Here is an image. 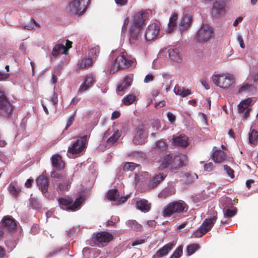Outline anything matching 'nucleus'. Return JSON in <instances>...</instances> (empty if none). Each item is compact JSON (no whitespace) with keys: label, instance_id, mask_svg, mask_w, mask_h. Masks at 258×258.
<instances>
[{"label":"nucleus","instance_id":"f257e3e1","mask_svg":"<svg viewBox=\"0 0 258 258\" xmlns=\"http://www.w3.org/2000/svg\"><path fill=\"white\" fill-rule=\"evenodd\" d=\"M149 14L148 11H140L134 14L132 25L130 29L129 41L131 44H135L141 37V31L144 21Z\"/></svg>","mask_w":258,"mask_h":258},{"label":"nucleus","instance_id":"f03ea898","mask_svg":"<svg viewBox=\"0 0 258 258\" xmlns=\"http://www.w3.org/2000/svg\"><path fill=\"white\" fill-rule=\"evenodd\" d=\"M133 61L128 59L124 52H121L111 63L109 72L113 74L118 70L126 69L132 66Z\"/></svg>","mask_w":258,"mask_h":258},{"label":"nucleus","instance_id":"7ed1b4c3","mask_svg":"<svg viewBox=\"0 0 258 258\" xmlns=\"http://www.w3.org/2000/svg\"><path fill=\"white\" fill-rule=\"evenodd\" d=\"M213 83L220 88L227 89L234 83V77L230 74H219L212 77Z\"/></svg>","mask_w":258,"mask_h":258},{"label":"nucleus","instance_id":"20e7f679","mask_svg":"<svg viewBox=\"0 0 258 258\" xmlns=\"http://www.w3.org/2000/svg\"><path fill=\"white\" fill-rule=\"evenodd\" d=\"M188 207L187 205L182 200L170 203L163 211L164 217H168L174 213H181L186 212Z\"/></svg>","mask_w":258,"mask_h":258},{"label":"nucleus","instance_id":"39448f33","mask_svg":"<svg viewBox=\"0 0 258 258\" xmlns=\"http://www.w3.org/2000/svg\"><path fill=\"white\" fill-rule=\"evenodd\" d=\"M84 201V198L81 196L77 198L73 204V200L70 198H60L58 199V204L61 209L72 211H76L80 209Z\"/></svg>","mask_w":258,"mask_h":258},{"label":"nucleus","instance_id":"423d86ee","mask_svg":"<svg viewBox=\"0 0 258 258\" xmlns=\"http://www.w3.org/2000/svg\"><path fill=\"white\" fill-rule=\"evenodd\" d=\"M87 139V136H84L77 140L72 146L69 148L67 155L70 158H75L85 149Z\"/></svg>","mask_w":258,"mask_h":258},{"label":"nucleus","instance_id":"0eeeda50","mask_svg":"<svg viewBox=\"0 0 258 258\" xmlns=\"http://www.w3.org/2000/svg\"><path fill=\"white\" fill-rule=\"evenodd\" d=\"M213 34V29L209 24H203L196 33V39L199 42H206L212 38Z\"/></svg>","mask_w":258,"mask_h":258},{"label":"nucleus","instance_id":"6e6552de","mask_svg":"<svg viewBox=\"0 0 258 258\" xmlns=\"http://www.w3.org/2000/svg\"><path fill=\"white\" fill-rule=\"evenodd\" d=\"M89 0H74L70 3L69 9L70 12L75 15H81L87 8Z\"/></svg>","mask_w":258,"mask_h":258},{"label":"nucleus","instance_id":"1a4fd4ad","mask_svg":"<svg viewBox=\"0 0 258 258\" xmlns=\"http://www.w3.org/2000/svg\"><path fill=\"white\" fill-rule=\"evenodd\" d=\"M112 235L106 232H100L96 234L94 233L92 236V242L94 244L101 247L104 243H106L112 239Z\"/></svg>","mask_w":258,"mask_h":258},{"label":"nucleus","instance_id":"9d476101","mask_svg":"<svg viewBox=\"0 0 258 258\" xmlns=\"http://www.w3.org/2000/svg\"><path fill=\"white\" fill-rule=\"evenodd\" d=\"M13 109L12 104L7 99L4 94L0 91V115L8 117Z\"/></svg>","mask_w":258,"mask_h":258},{"label":"nucleus","instance_id":"9b49d317","mask_svg":"<svg viewBox=\"0 0 258 258\" xmlns=\"http://www.w3.org/2000/svg\"><path fill=\"white\" fill-rule=\"evenodd\" d=\"M134 136L133 139V142L136 145L143 144L147 138V135L145 133V126L141 124L136 126L134 130Z\"/></svg>","mask_w":258,"mask_h":258},{"label":"nucleus","instance_id":"f8f14e48","mask_svg":"<svg viewBox=\"0 0 258 258\" xmlns=\"http://www.w3.org/2000/svg\"><path fill=\"white\" fill-rule=\"evenodd\" d=\"M160 27L158 22L150 24L145 33V38L147 41H150L156 38L159 34Z\"/></svg>","mask_w":258,"mask_h":258},{"label":"nucleus","instance_id":"ddd939ff","mask_svg":"<svg viewBox=\"0 0 258 258\" xmlns=\"http://www.w3.org/2000/svg\"><path fill=\"white\" fill-rule=\"evenodd\" d=\"M252 99L248 98L241 102L238 105V112L239 114H241L242 119H246L249 114V107L251 104Z\"/></svg>","mask_w":258,"mask_h":258},{"label":"nucleus","instance_id":"4468645a","mask_svg":"<svg viewBox=\"0 0 258 258\" xmlns=\"http://www.w3.org/2000/svg\"><path fill=\"white\" fill-rule=\"evenodd\" d=\"M172 140L174 145L182 148H186L189 144L188 138L185 135L173 136Z\"/></svg>","mask_w":258,"mask_h":258},{"label":"nucleus","instance_id":"2eb2a0df","mask_svg":"<svg viewBox=\"0 0 258 258\" xmlns=\"http://www.w3.org/2000/svg\"><path fill=\"white\" fill-rule=\"evenodd\" d=\"M17 226L15 219L11 217L6 216L3 218L2 226L5 231H12L14 230Z\"/></svg>","mask_w":258,"mask_h":258},{"label":"nucleus","instance_id":"dca6fc26","mask_svg":"<svg viewBox=\"0 0 258 258\" xmlns=\"http://www.w3.org/2000/svg\"><path fill=\"white\" fill-rule=\"evenodd\" d=\"M36 183L42 194L46 197L48 192V178L43 175L39 176L36 179Z\"/></svg>","mask_w":258,"mask_h":258},{"label":"nucleus","instance_id":"f3484780","mask_svg":"<svg viewBox=\"0 0 258 258\" xmlns=\"http://www.w3.org/2000/svg\"><path fill=\"white\" fill-rule=\"evenodd\" d=\"M212 159L215 163H220L225 161L226 154L221 150H218L216 147L213 149Z\"/></svg>","mask_w":258,"mask_h":258},{"label":"nucleus","instance_id":"a211bd4d","mask_svg":"<svg viewBox=\"0 0 258 258\" xmlns=\"http://www.w3.org/2000/svg\"><path fill=\"white\" fill-rule=\"evenodd\" d=\"M217 219L216 212H214V215L210 218H206L201 225L204 229L208 232L212 228Z\"/></svg>","mask_w":258,"mask_h":258},{"label":"nucleus","instance_id":"6ab92c4d","mask_svg":"<svg viewBox=\"0 0 258 258\" xmlns=\"http://www.w3.org/2000/svg\"><path fill=\"white\" fill-rule=\"evenodd\" d=\"M192 22V17L189 15H183L179 26L181 32L186 30L190 26Z\"/></svg>","mask_w":258,"mask_h":258},{"label":"nucleus","instance_id":"aec40b11","mask_svg":"<svg viewBox=\"0 0 258 258\" xmlns=\"http://www.w3.org/2000/svg\"><path fill=\"white\" fill-rule=\"evenodd\" d=\"M175 245L174 241L167 243L159 249L156 252V255L158 257H162L166 255Z\"/></svg>","mask_w":258,"mask_h":258},{"label":"nucleus","instance_id":"412c9836","mask_svg":"<svg viewBox=\"0 0 258 258\" xmlns=\"http://www.w3.org/2000/svg\"><path fill=\"white\" fill-rule=\"evenodd\" d=\"M52 166L57 170H61L64 167V163L60 155L56 154L51 158Z\"/></svg>","mask_w":258,"mask_h":258},{"label":"nucleus","instance_id":"4be33fe9","mask_svg":"<svg viewBox=\"0 0 258 258\" xmlns=\"http://www.w3.org/2000/svg\"><path fill=\"white\" fill-rule=\"evenodd\" d=\"M61 179H63V182H59L57 184L56 189L60 191L68 190L70 187L72 180L69 177H65Z\"/></svg>","mask_w":258,"mask_h":258},{"label":"nucleus","instance_id":"5701e85b","mask_svg":"<svg viewBox=\"0 0 258 258\" xmlns=\"http://www.w3.org/2000/svg\"><path fill=\"white\" fill-rule=\"evenodd\" d=\"M136 207L140 211L146 213L150 210L151 205L147 200L141 199L137 201Z\"/></svg>","mask_w":258,"mask_h":258},{"label":"nucleus","instance_id":"b1692460","mask_svg":"<svg viewBox=\"0 0 258 258\" xmlns=\"http://www.w3.org/2000/svg\"><path fill=\"white\" fill-rule=\"evenodd\" d=\"M174 92L176 95H179L182 97H185L191 94V91L189 89H185L184 87L176 85L174 88Z\"/></svg>","mask_w":258,"mask_h":258},{"label":"nucleus","instance_id":"393cba45","mask_svg":"<svg viewBox=\"0 0 258 258\" xmlns=\"http://www.w3.org/2000/svg\"><path fill=\"white\" fill-rule=\"evenodd\" d=\"M67 51V49L63 44H58L53 48L52 55L54 57H56L60 54H66Z\"/></svg>","mask_w":258,"mask_h":258},{"label":"nucleus","instance_id":"a878e982","mask_svg":"<svg viewBox=\"0 0 258 258\" xmlns=\"http://www.w3.org/2000/svg\"><path fill=\"white\" fill-rule=\"evenodd\" d=\"M126 226L130 229L136 231L143 230L142 226L135 220H128L125 222Z\"/></svg>","mask_w":258,"mask_h":258},{"label":"nucleus","instance_id":"bb28decb","mask_svg":"<svg viewBox=\"0 0 258 258\" xmlns=\"http://www.w3.org/2000/svg\"><path fill=\"white\" fill-rule=\"evenodd\" d=\"M187 156L185 154H180L175 156L173 159V163L177 164V166L172 167V169H177V167H180L184 165V162L187 159Z\"/></svg>","mask_w":258,"mask_h":258},{"label":"nucleus","instance_id":"cd10ccee","mask_svg":"<svg viewBox=\"0 0 258 258\" xmlns=\"http://www.w3.org/2000/svg\"><path fill=\"white\" fill-rule=\"evenodd\" d=\"M154 149L156 152L159 153L167 151L168 146L164 141L160 140L155 143Z\"/></svg>","mask_w":258,"mask_h":258},{"label":"nucleus","instance_id":"c85d7f7f","mask_svg":"<svg viewBox=\"0 0 258 258\" xmlns=\"http://www.w3.org/2000/svg\"><path fill=\"white\" fill-rule=\"evenodd\" d=\"M138 99L137 96L134 94H128L124 96L122 99V103L126 106L133 104Z\"/></svg>","mask_w":258,"mask_h":258},{"label":"nucleus","instance_id":"c756f323","mask_svg":"<svg viewBox=\"0 0 258 258\" xmlns=\"http://www.w3.org/2000/svg\"><path fill=\"white\" fill-rule=\"evenodd\" d=\"M169 57L173 61L179 62L180 60L179 51L177 49L170 48L168 51Z\"/></svg>","mask_w":258,"mask_h":258},{"label":"nucleus","instance_id":"7c9ffc66","mask_svg":"<svg viewBox=\"0 0 258 258\" xmlns=\"http://www.w3.org/2000/svg\"><path fill=\"white\" fill-rule=\"evenodd\" d=\"M107 199L114 203L119 199V192L116 189H112L109 190L107 194Z\"/></svg>","mask_w":258,"mask_h":258},{"label":"nucleus","instance_id":"2f4dec72","mask_svg":"<svg viewBox=\"0 0 258 258\" xmlns=\"http://www.w3.org/2000/svg\"><path fill=\"white\" fill-rule=\"evenodd\" d=\"M172 161L173 162V160L170 155H166L161 159L160 166L163 168H166L169 166Z\"/></svg>","mask_w":258,"mask_h":258},{"label":"nucleus","instance_id":"473e14b6","mask_svg":"<svg viewBox=\"0 0 258 258\" xmlns=\"http://www.w3.org/2000/svg\"><path fill=\"white\" fill-rule=\"evenodd\" d=\"M165 177V175L163 174H158L155 175L152 180V183L149 185L151 188H154L156 187L161 181H162Z\"/></svg>","mask_w":258,"mask_h":258},{"label":"nucleus","instance_id":"72a5a7b5","mask_svg":"<svg viewBox=\"0 0 258 258\" xmlns=\"http://www.w3.org/2000/svg\"><path fill=\"white\" fill-rule=\"evenodd\" d=\"M175 193V189L172 187H168L164 188L159 194L158 197L161 198L171 196Z\"/></svg>","mask_w":258,"mask_h":258},{"label":"nucleus","instance_id":"f704fd0d","mask_svg":"<svg viewBox=\"0 0 258 258\" xmlns=\"http://www.w3.org/2000/svg\"><path fill=\"white\" fill-rule=\"evenodd\" d=\"M177 19V14L176 13H174L172 14L171 17L169 19V21L168 23V31L169 33H171L174 27L176 25V20Z\"/></svg>","mask_w":258,"mask_h":258},{"label":"nucleus","instance_id":"c9c22d12","mask_svg":"<svg viewBox=\"0 0 258 258\" xmlns=\"http://www.w3.org/2000/svg\"><path fill=\"white\" fill-rule=\"evenodd\" d=\"M232 206V202L230 198L225 197L221 199L220 201V206L222 209L225 207V209L230 208Z\"/></svg>","mask_w":258,"mask_h":258},{"label":"nucleus","instance_id":"e433bc0d","mask_svg":"<svg viewBox=\"0 0 258 258\" xmlns=\"http://www.w3.org/2000/svg\"><path fill=\"white\" fill-rule=\"evenodd\" d=\"M258 138V132L254 129H250L249 133V142L250 144H255L257 142Z\"/></svg>","mask_w":258,"mask_h":258},{"label":"nucleus","instance_id":"4c0bfd02","mask_svg":"<svg viewBox=\"0 0 258 258\" xmlns=\"http://www.w3.org/2000/svg\"><path fill=\"white\" fill-rule=\"evenodd\" d=\"M121 134V131L117 130L108 139L107 144L109 145H113L120 137Z\"/></svg>","mask_w":258,"mask_h":258},{"label":"nucleus","instance_id":"58836bf2","mask_svg":"<svg viewBox=\"0 0 258 258\" xmlns=\"http://www.w3.org/2000/svg\"><path fill=\"white\" fill-rule=\"evenodd\" d=\"M224 216L225 218H231L235 216L237 213V209L236 208L233 209H230V208L225 209L223 208V209Z\"/></svg>","mask_w":258,"mask_h":258},{"label":"nucleus","instance_id":"ea45409f","mask_svg":"<svg viewBox=\"0 0 258 258\" xmlns=\"http://www.w3.org/2000/svg\"><path fill=\"white\" fill-rule=\"evenodd\" d=\"M41 203L39 200L36 198H31L29 199V207L33 209H38L41 207Z\"/></svg>","mask_w":258,"mask_h":258},{"label":"nucleus","instance_id":"a19ab883","mask_svg":"<svg viewBox=\"0 0 258 258\" xmlns=\"http://www.w3.org/2000/svg\"><path fill=\"white\" fill-rule=\"evenodd\" d=\"M100 51L99 47L97 45L92 46L89 50V56L93 58H96Z\"/></svg>","mask_w":258,"mask_h":258},{"label":"nucleus","instance_id":"79ce46f5","mask_svg":"<svg viewBox=\"0 0 258 258\" xmlns=\"http://www.w3.org/2000/svg\"><path fill=\"white\" fill-rule=\"evenodd\" d=\"M206 233V231L205 230L203 227L201 225L200 227L192 234L191 237H201Z\"/></svg>","mask_w":258,"mask_h":258},{"label":"nucleus","instance_id":"37998d69","mask_svg":"<svg viewBox=\"0 0 258 258\" xmlns=\"http://www.w3.org/2000/svg\"><path fill=\"white\" fill-rule=\"evenodd\" d=\"M8 190L14 197H17L21 191V189L19 187H16L12 184L9 186Z\"/></svg>","mask_w":258,"mask_h":258},{"label":"nucleus","instance_id":"c03bdc74","mask_svg":"<svg viewBox=\"0 0 258 258\" xmlns=\"http://www.w3.org/2000/svg\"><path fill=\"white\" fill-rule=\"evenodd\" d=\"M199 248V245L197 244H192L187 246L186 252L187 255H190L193 254Z\"/></svg>","mask_w":258,"mask_h":258},{"label":"nucleus","instance_id":"a18cd8bd","mask_svg":"<svg viewBox=\"0 0 258 258\" xmlns=\"http://www.w3.org/2000/svg\"><path fill=\"white\" fill-rule=\"evenodd\" d=\"M137 165L133 162H127L124 164L123 166V170L124 171H133Z\"/></svg>","mask_w":258,"mask_h":258},{"label":"nucleus","instance_id":"49530a36","mask_svg":"<svg viewBox=\"0 0 258 258\" xmlns=\"http://www.w3.org/2000/svg\"><path fill=\"white\" fill-rule=\"evenodd\" d=\"M35 26H37V24L32 18H31V22L27 24L22 25V27L23 29L32 30L34 29Z\"/></svg>","mask_w":258,"mask_h":258},{"label":"nucleus","instance_id":"de8ad7c7","mask_svg":"<svg viewBox=\"0 0 258 258\" xmlns=\"http://www.w3.org/2000/svg\"><path fill=\"white\" fill-rule=\"evenodd\" d=\"M182 254V247L181 246H178L173 253L170 256V258H179Z\"/></svg>","mask_w":258,"mask_h":258},{"label":"nucleus","instance_id":"09e8293b","mask_svg":"<svg viewBox=\"0 0 258 258\" xmlns=\"http://www.w3.org/2000/svg\"><path fill=\"white\" fill-rule=\"evenodd\" d=\"M92 62V59L90 57L85 58L83 59L81 62L80 67L84 68H86L89 66L91 64Z\"/></svg>","mask_w":258,"mask_h":258},{"label":"nucleus","instance_id":"8fccbe9b","mask_svg":"<svg viewBox=\"0 0 258 258\" xmlns=\"http://www.w3.org/2000/svg\"><path fill=\"white\" fill-rule=\"evenodd\" d=\"M224 169L226 172V173L231 178L234 177L233 170L227 165L224 166Z\"/></svg>","mask_w":258,"mask_h":258},{"label":"nucleus","instance_id":"3c124183","mask_svg":"<svg viewBox=\"0 0 258 258\" xmlns=\"http://www.w3.org/2000/svg\"><path fill=\"white\" fill-rule=\"evenodd\" d=\"M94 83V79L91 76H87L84 83L86 84L89 88L91 87Z\"/></svg>","mask_w":258,"mask_h":258},{"label":"nucleus","instance_id":"603ef678","mask_svg":"<svg viewBox=\"0 0 258 258\" xmlns=\"http://www.w3.org/2000/svg\"><path fill=\"white\" fill-rule=\"evenodd\" d=\"M75 113L71 115L68 120V121H67V124H66V128L65 129L66 130H67V128L70 127L73 123L74 119H75Z\"/></svg>","mask_w":258,"mask_h":258},{"label":"nucleus","instance_id":"864d4df0","mask_svg":"<svg viewBox=\"0 0 258 258\" xmlns=\"http://www.w3.org/2000/svg\"><path fill=\"white\" fill-rule=\"evenodd\" d=\"M251 88V86L249 85L246 84L241 87L239 90V93H242L244 92H248L250 91V88Z\"/></svg>","mask_w":258,"mask_h":258},{"label":"nucleus","instance_id":"5fc2aeb1","mask_svg":"<svg viewBox=\"0 0 258 258\" xmlns=\"http://www.w3.org/2000/svg\"><path fill=\"white\" fill-rule=\"evenodd\" d=\"M128 197H129L128 195H127L125 197H120L119 196V199L117 200V201H116V203H114V205H119V204H121L125 202L127 200Z\"/></svg>","mask_w":258,"mask_h":258},{"label":"nucleus","instance_id":"6e6d98bb","mask_svg":"<svg viewBox=\"0 0 258 258\" xmlns=\"http://www.w3.org/2000/svg\"><path fill=\"white\" fill-rule=\"evenodd\" d=\"M132 82V77L131 76H126L124 77L123 81L122 82L123 84H125L126 85V86H130L131 85V83Z\"/></svg>","mask_w":258,"mask_h":258},{"label":"nucleus","instance_id":"4d7b16f0","mask_svg":"<svg viewBox=\"0 0 258 258\" xmlns=\"http://www.w3.org/2000/svg\"><path fill=\"white\" fill-rule=\"evenodd\" d=\"M214 168L213 164L212 162H209L208 164H206L204 165L205 170L207 172H211L213 170Z\"/></svg>","mask_w":258,"mask_h":258},{"label":"nucleus","instance_id":"13d9d810","mask_svg":"<svg viewBox=\"0 0 258 258\" xmlns=\"http://www.w3.org/2000/svg\"><path fill=\"white\" fill-rule=\"evenodd\" d=\"M128 23H129L128 18H126L124 20L123 24V26H122V29H121V36H123V32L126 30V28H127L126 26H127V24H128Z\"/></svg>","mask_w":258,"mask_h":258},{"label":"nucleus","instance_id":"bf43d9fd","mask_svg":"<svg viewBox=\"0 0 258 258\" xmlns=\"http://www.w3.org/2000/svg\"><path fill=\"white\" fill-rule=\"evenodd\" d=\"M167 116L168 120L171 123H173L174 122V121L175 120V116L173 113L168 112L167 113Z\"/></svg>","mask_w":258,"mask_h":258},{"label":"nucleus","instance_id":"052dcab7","mask_svg":"<svg viewBox=\"0 0 258 258\" xmlns=\"http://www.w3.org/2000/svg\"><path fill=\"white\" fill-rule=\"evenodd\" d=\"M126 85H125V84H123L122 83L120 85L118 86V87L117 88V91L119 92H122V91H124L128 87V86H126Z\"/></svg>","mask_w":258,"mask_h":258},{"label":"nucleus","instance_id":"680f3d73","mask_svg":"<svg viewBox=\"0 0 258 258\" xmlns=\"http://www.w3.org/2000/svg\"><path fill=\"white\" fill-rule=\"evenodd\" d=\"M237 40L239 43L240 47L242 48H244L245 47V44L243 42V38L241 35H238L237 36Z\"/></svg>","mask_w":258,"mask_h":258},{"label":"nucleus","instance_id":"e2e57ef3","mask_svg":"<svg viewBox=\"0 0 258 258\" xmlns=\"http://www.w3.org/2000/svg\"><path fill=\"white\" fill-rule=\"evenodd\" d=\"M145 242V240L144 239H137L134 241H133L132 243V246H135L141 244Z\"/></svg>","mask_w":258,"mask_h":258},{"label":"nucleus","instance_id":"0e129e2a","mask_svg":"<svg viewBox=\"0 0 258 258\" xmlns=\"http://www.w3.org/2000/svg\"><path fill=\"white\" fill-rule=\"evenodd\" d=\"M161 75L165 82L167 80L171 79V75L168 73L163 72L161 73Z\"/></svg>","mask_w":258,"mask_h":258},{"label":"nucleus","instance_id":"69168bd1","mask_svg":"<svg viewBox=\"0 0 258 258\" xmlns=\"http://www.w3.org/2000/svg\"><path fill=\"white\" fill-rule=\"evenodd\" d=\"M90 88L87 86V85L86 84H85V83H83V84H82L79 89V92L80 93H83L84 92H85V91L88 90Z\"/></svg>","mask_w":258,"mask_h":258},{"label":"nucleus","instance_id":"338daca9","mask_svg":"<svg viewBox=\"0 0 258 258\" xmlns=\"http://www.w3.org/2000/svg\"><path fill=\"white\" fill-rule=\"evenodd\" d=\"M152 126L154 131H157L160 126L159 121L157 120H154L152 122Z\"/></svg>","mask_w":258,"mask_h":258},{"label":"nucleus","instance_id":"774afa93","mask_svg":"<svg viewBox=\"0 0 258 258\" xmlns=\"http://www.w3.org/2000/svg\"><path fill=\"white\" fill-rule=\"evenodd\" d=\"M51 101L52 102L53 105H55L57 104L58 102V98H57V95L54 93L52 96V97L51 98Z\"/></svg>","mask_w":258,"mask_h":258}]
</instances>
